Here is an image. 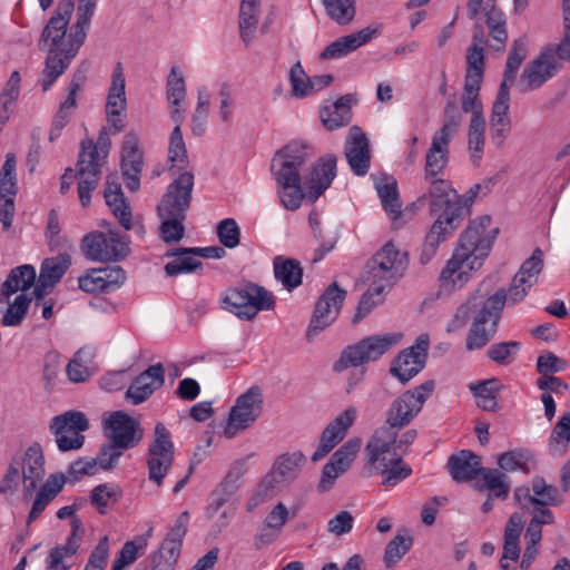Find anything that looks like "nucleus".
<instances>
[{
  "label": "nucleus",
  "instance_id": "1",
  "mask_svg": "<svg viewBox=\"0 0 570 570\" xmlns=\"http://www.w3.org/2000/svg\"><path fill=\"white\" fill-rule=\"evenodd\" d=\"M73 8V0H61L39 39L38 46L40 50L47 51L45 68L39 78V83L43 91L49 90L68 69L85 43L90 23L82 21L79 16H77V21L72 26L71 32L67 36V27Z\"/></svg>",
  "mask_w": 570,
  "mask_h": 570
},
{
  "label": "nucleus",
  "instance_id": "2",
  "mask_svg": "<svg viewBox=\"0 0 570 570\" xmlns=\"http://www.w3.org/2000/svg\"><path fill=\"white\" fill-rule=\"evenodd\" d=\"M489 225L490 217L484 216L460 235L452 257L440 274L442 287L460 288L470 279L471 272L481 268L492 247V239L484 235Z\"/></svg>",
  "mask_w": 570,
  "mask_h": 570
},
{
  "label": "nucleus",
  "instance_id": "3",
  "mask_svg": "<svg viewBox=\"0 0 570 570\" xmlns=\"http://www.w3.org/2000/svg\"><path fill=\"white\" fill-rule=\"evenodd\" d=\"M504 305L503 292H497L481 302L473 295L456 308L446 331H459L471 318L472 323L465 337V348L468 351L481 350L497 334Z\"/></svg>",
  "mask_w": 570,
  "mask_h": 570
},
{
  "label": "nucleus",
  "instance_id": "4",
  "mask_svg": "<svg viewBox=\"0 0 570 570\" xmlns=\"http://www.w3.org/2000/svg\"><path fill=\"white\" fill-rule=\"evenodd\" d=\"M314 156L307 144L293 140L276 151L271 170L277 183L281 203L286 209H297L305 197L299 174L301 167Z\"/></svg>",
  "mask_w": 570,
  "mask_h": 570
},
{
  "label": "nucleus",
  "instance_id": "5",
  "mask_svg": "<svg viewBox=\"0 0 570 570\" xmlns=\"http://www.w3.org/2000/svg\"><path fill=\"white\" fill-rule=\"evenodd\" d=\"M220 306L242 320L252 321L259 311L274 308L275 296L263 286L246 283L227 288L220 298Z\"/></svg>",
  "mask_w": 570,
  "mask_h": 570
},
{
  "label": "nucleus",
  "instance_id": "6",
  "mask_svg": "<svg viewBox=\"0 0 570 570\" xmlns=\"http://www.w3.org/2000/svg\"><path fill=\"white\" fill-rule=\"evenodd\" d=\"M407 264V253L387 242L365 264L364 281L390 289L403 276Z\"/></svg>",
  "mask_w": 570,
  "mask_h": 570
},
{
  "label": "nucleus",
  "instance_id": "7",
  "mask_svg": "<svg viewBox=\"0 0 570 570\" xmlns=\"http://www.w3.org/2000/svg\"><path fill=\"white\" fill-rule=\"evenodd\" d=\"M402 340L401 333H385L367 336L353 345H348L333 364V371L342 372L374 362L396 346Z\"/></svg>",
  "mask_w": 570,
  "mask_h": 570
},
{
  "label": "nucleus",
  "instance_id": "8",
  "mask_svg": "<svg viewBox=\"0 0 570 570\" xmlns=\"http://www.w3.org/2000/svg\"><path fill=\"white\" fill-rule=\"evenodd\" d=\"M430 186L417 199L419 204L428 200L431 215L445 219V223H461L468 215L463 199L449 180L441 178L425 179Z\"/></svg>",
  "mask_w": 570,
  "mask_h": 570
},
{
  "label": "nucleus",
  "instance_id": "9",
  "mask_svg": "<svg viewBox=\"0 0 570 570\" xmlns=\"http://www.w3.org/2000/svg\"><path fill=\"white\" fill-rule=\"evenodd\" d=\"M106 163L105 155L95 148L92 139L81 141L75 177L78 178V195L82 207L90 205L91 191L97 188Z\"/></svg>",
  "mask_w": 570,
  "mask_h": 570
},
{
  "label": "nucleus",
  "instance_id": "10",
  "mask_svg": "<svg viewBox=\"0 0 570 570\" xmlns=\"http://www.w3.org/2000/svg\"><path fill=\"white\" fill-rule=\"evenodd\" d=\"M434 386V381H426L413 390L402 393L391 403L386 412V425L382 428H392L393 431H396L410 424L422 410Z\"/></svg>",
  "mask_w": 570,
  "mask_h": 570
},
{
  "label": "nucleus",
  "instance_id": "11",
  "mask_svg": "<svg viewBox=\"0 0 570 570\" xmlns=\"http://www.w3.org/2000/svg\"><path fill=\"white\" fill-rule=\"evenodd\" d=\"M89 429V421L82 412L68 411L51 419L49 431L55 436L59 451H76L85 443V431Z\"/></svg>",
  "mask_w": 570,
  "mask_h": 570
},
{
  "label": "nucleus",
  "instance_id": "12",
  "mask_svg": "<svg viewBox=\"0 0 570 570\" xmlns=\"http://www.w3.org/2000/svg\"><path fill=\"white\" fill-rule=\"evenodd\" d=\"M263 404L262 389L256 385L239 395L229 411L224 435L233 439L238 431L250 426L261 416Z\"/></svg>",
  "mask_w": 570,
  "mask_h": 570
},
{
  "label": "nucleus",
  "instance_id": "13",
  "mask_svg": "<svg viewBox=\"0 0 570 570\" xmlns=\"http://www.w3.org/2000/svg\"><path fill=\"white\" fill-rule=\"evenodd\" d=\"M175 446L171 435L164 423L155 426L154 441L148 449L147 466L148 478L157 485L163 483L174 461Z\"/></svg>",
  "mask_w": 570,
  "mask_h": 570
},
{
  "label": "nucleus",
  "instance_id": "14",
  "mask_svg": "<svg viewBox=\"0 0 570 570\" xmlns=\"http://www.w3.org/2000/svg\"><path fill=\"white\" fill-rule=\"evenodd\" d=\"M194 175L183 171L167 187L161 200L157 205L159 218H186L191 202Z\"/></svg>",
  "mask_w": 570,
  "mask_h": 570
},
{
  "label": "nucleus",
  "instance_id": "15",
  "mask_svg": "<svg viewBox=\"0 0 570 570\" xmlns=\"http://www.w3.org/2000/svg\"><path fill=\"white\" fill-rule=\"evenodd\" d=\"M346 297V291L336 282L331 284L318 297L306 332L307 341L328 327L338 316Z\"/></svg>",
  "mask_w": 570,
  "mask_h": 570
},
{
  "label": "nucleus",
  "instance_id": "16",
  "mask_svg": "<svg viewBox=\"0 0 570 570\" xmlns=\"http://www.w3.org/2000/svg\"><path fill=\"white\" fill-rule=\"evenodd\" d=\"M480 13L485 17L489 47L503 51L508 41L507 20L503 12L497 8L495 0H469V18L475 20Z\"/></svg>",
  "mask_w": 570,
  "mask_h": 570
},
{
  "label": "nucleus",
  "instance_id": "17",
  "mask_svg": "<svg viewBox=\"0 0 570 570\" xmlns=\"http://www.w3.org/2000/svg\"><path fill=\"white\" fill-rule=\"evenodd\" d=\"M81 250L90 261L117 262L129 252L128 245L114 233L91 232L81 242Z\"/></svg>",
  "mask_w": 570,
  "mask_h": 570
},
{
  "label": "nucleus",
  "instance_id": "18",
  "mask_svg": "<svg viewBox=\"0 0 570 570\" xmlns=\"http://www.w3.org/2000/svg\"><path fill=\"white\" fill-rule=\"evenodd\" d=\"M365 451L367 463L376 471L401 462L402 455L396 452V431L392 428H379L368 440Z\"/></svg>",
  "mask_w": 570,
  "mask_h": 570
},
{
  "label": "nucleus",
  "instance_id": "19",
  "mask_svg": "<svg viewBox=\"0 0 570 570\" xmlns=\"http://www.w3.org/2000/svg\"><path fill=\"white\" fill-rule=\"evenodd\" d=\"M106 438L126 450L137 446L144 438L140 422L122 411L114 412L106 421Z\"/></svg>",
  "mask_w": 570,
  "mask_h": 570
},
{
  "label": "nucleus",
  "instance_id": "20",
  "mask_svg": "<svg viewBox=\"0 0 570 570\" xmlns=\"http://www.w3.org/2000/svg\"><path fill=\"white\" fill-rule=\"evenodd\" d=\"M189 522L188 511H184L176 520L161 542L159 550L153 556V563L174 570L179 558L183 540Z\"/></svg>",
  "mask_w": 570,
  "mask_h": 570
},
{
  "label": "nucleus",
  "instance_id": "21",
  "mask_svg": "<svg viewBox=\"0 0 570 570\" xmlns=\"http://www.w3.org/2000/svg\"><path fill=\"white\" fill-rule=\"evenodd\" d=\"M142 151L139 148V138L136 132L125 135L121 147V171L126 187L137 191L140 187V174L142 170Z\"/></svg>",
  "mask_w": 570,
  "mask_h": 570
},
{
  "label": "nucleus",
  "instance_id": "22",
  "mask_svg": "<svg viewBox=\"0 0 570 570\" xmlns=\"http://www.w3.org/2000/svg\"><path fill=\"white\" fill-rule=\"evenodd\" d=\"M344 153L351 170L357 176L367 174L371 164L370 142L358 126H352L345 141Z\"/></svg>",
  "mask_w": 570,
  "mask_h": 570
},
{
  "label": "nucleus",
  "instance_id": "23",
  "mask_svg": "<svg viewBox=\"0 0 570 570\" xmlns=\"http://www.w3.org/2000/svg\"><path fill=\"white\" fill-rule=\"evenodd\" d=\"M165 383V368L161 363L150 365L141 372L126 391V400L138 405L148 400L151 394Z\"/></svg>",
  "mask_w": 570,
  "mask_h": 570
},
{
  "label": "nucleus",
  "instance_id": "24",
  "mask_svg": "<svg viewBox=\"0 0 570 570\" xmlns=\"http://www.w3.org/2000/svg\"><path fill=\"white\" fill-rule=\"evenodd\" d=\"M561 67L552 47H548L524 68L521 77L528 89L534 90L552 78Z\"/></svg>",
  "mask_w": 570,
  "mask_h": 570
},
{
  "label": "nucleus",
  "instance_id": "25",
  "mask_svg": "<svg viewBox=\"0 0 570 570\" xmlns=\"http://www.w3.org/2000/svg\"><path fill=\"white\" fill-rule=\"evenodd\" d=\"M336 157L328 155L321 158L305 176L306 196L315 202L330 186L336 176Z\"/></svg>",
  "mask_w": 570,
  "mask_h": 570
},
{
  "label": "nucleus",
  "instance_id": "26",
  "mask_svg": "<svg viewBox=\"0 0 570 570\" xmlns=\"http://www.w3.org/2000/svg\"><path fill=\"white\" fill-rule=\"evenodd\" d=\"M23 495H31L46 475L45 455L40 443H32L24 452L21 462Z\"/></svg>",
  "mask_w": 570,
  "mask_h": 570
},
{
  "label": "nucleus",
  "instance_id": "27",
  "mask_svg": "<svg viewBox=\"0 0 570 570\" xmlns=\"http://www.w3.org/2000/svg\"><path fill=\"white\" fill-rule=\"evenodd\" d=\"M70 525L71 532L68 535L66 543L57 546L49 551L47 568L50 570L70 569L71 563H68L67 561L72 558L80 548L85 532L82 522L79 518H73Z\"/></svg>",
  "mask_w": 570,
  "mask_h": 570
},
{
  "label": "nucleus",
  "instance_id": "28",
  "mask_svg": "<svg viewBox=\"0 0 570 570\" xmlns=\"http://www.w3.org/2000/svg\"><path fill=\"white\" fill-rule=\"evenodd\" d=\"M246 471L247 465L245 460H238L230 465L223 481L210 494L209 511L217 512L236 494Z\"/></svg>",
  "mask_w": 570,
  "mask_h": 570
},
{
  "label": "nucleus",
  "instance_id": "29",
  "mask_svg": "<svg viewBox=\"0 0 570 570\" xmlns=\"http://www.w3.org/2000/svg\"><path fill=\"white\" fill-rule=\"evenodd\" d=\"M379 32L377 28L366 27L357 32L341 37L331 42L320 55L321 59H337L347 56L370 42Z\"/></svg>",
  "mask_w": 570,
  "mask_h": 570
},
{
  "label": "nucleus",
  "instance_id": "30",
  "mask_svg": "<svg viewBox=\"0 0 570 570\" xmlns=\"http://www.w3.org/2000/svg\"><path fill=\"white\" fill-rule=\"evenodd\" d=\"M104 197L120 225L129 230L132 227V214L129 204L124 197L121 185L117 177L109 175L106 180Z\"/></svg>",
  "mask_w": 570,
  "mask_h": 570
},
{
  "label": "nucleus",
  "instance_id": "31",
  "mask_svg": "<svg viewBox=\"0 0 570 570\" xmlns=\"http://www.w3.org/2000/svg\"><path fill=\"white\" fill-rule=\"evenodd\" d=\"M448 469L456 482L471 481L484 470L480 456L468 450L452 454L448 460Z\"/></svg>",
  "mask_w": 570,
  "mask_h": 570
},
{
  "label": "nucleus",
  "instance_id": "32",
  "mask_svg": "<svg viewBox=\"0 0 570 570\" xmlns=\"http://www.w3.org/2000/svg\"><path fill=\"white\" fill-rule=\"evenodd\" d=\"M473 43L466 50L465 80L482 82L484 76V53L482 45L485 43V35L481 24H475L472 37Z\"/></svg>",
  "mask_w": 570,
  "mask_h": 570
},
{
  "label": "nucleus",
  "instance_id": "33",
  "mask_svg": "<svg viewBox=\"0 0 570 570\" xmlns=\"http://www.w3.org/2000/svg\"><path fill=\"white\" fill-rule=\"evenodd\" d=\"M65 483L66 476L62 473L49 475L35 498L32 508L27 519L28 524L32 523L40 517L47 505L61 492Z\"/></svg>",
  "mask_w": 570,
  "mask_h": 570
},
{
  "label": "nucleus",
  "instance_id": "34",
  "mask_svg": "<svg viewBox=\"0 0 570 570\" xmlns=\"http://www.w3.org/2000/svg\"><path fill=\"white\" fill-rule=\"evenodd\" d=\"M354 100L353 95H344L331 106L323 107L320 117L324 127L328 130H335L348 125L352 118L351 106Z\"/></svg>",
  "mask_w": 570,
  "mask_h": 570
},
{
  "label": "nucleus",
  "instance_id": "35",
  "mask_svg": "<svg viewBox=\"0 0 570 570\" xmlns=\"http://www.w3.org/2000/svg\"><path fill=\"white\" fill-rule=\"evenodd\" d=\"M125 88L126 79L124 75L122 65L120 62H117L112 71L111 83L108 90L105 107L106 114L119 116L125 112L127 108Z\"/></svg>",
  "mask_w": 570,
  "mask_h": 570
},
{
  "label": "nucleus",
  "instance_id": "36",
  "mask_svg": "<svg viewBox=\"0 0 570 570\" xmlns=\"http://www.w3.org/2000/svg\"><path fill=\"white\" fill-rule=\"evenodd\" d=\"M36 281V269L31 265H21L11 269L0 288V301H7L18 291L29 289Z\"/></svg>",
  "mask_w": 570,
  "mask_h": 570
},
{
  "label": "nucleus",
  "instance_id": "37",
  "mask_svg": "<svg viewBox=\"0 0 570 570\" xmlns=\"http://www.w3.org/2000/svg\"><path fill=\"white\" fill-rule=\"evenodd\" d=\"M450 142H442L440 139L432 137L431 145L426 151L424 178L433 179L443 173L449 163Z\"/></svg>",
  "mask_w": 570,
  "mask_h": 570
},
{
  "label": "nucleus",
  "instance_id": "38",
  "mask_svg": "<svg viewBox=\"0 0 570 570\" xmlns=\"http://www.w3.org/2000/svg\"><path fill=\"white\" fill-rule=\"evenodd\" d=\"M274 276L284 288L292 291L302 284L303 268L294 258L276 256L273 261Z\"/></svg>",
  "mask_w": 570,
  "mask_h": 570
},
{
  "label": "nucleus",
  "instance_id": "39",
  "mask_svg": "<svg viewBox=\"0 0 570 570\" xmlns=\"http://www.w3.org/2000/svg\"><path fill=\"white\" fill-rule=\"evenodd\" d=\"M424 366L423 355L414 356L413 350H403L394 358L390 373L404 384L419 374Z\"/></svg>",
  "mask_w": 570,
  "mask_h": 570
},
{
  "label": "nucleus",
  "instance_id": "40",
  "mask_svg": "<svg viewBox=\"0 0 570 570\" xmlns=\"http://www.w3.org/2000/svg\"><path fill=\"white\" fill-rule=\"evenodd\" d=\"M475 488L481 492L488 490L489 497L499 500H505L510 492L508 476L498 469H484Z\"/></svg>",
  "mask_w": 570,
  "mask_h": 570
},
{
  "label": "nucleus",
  "instance_id": "41",
  "mask_svg": "<svg viewBox=\"0 0 570 570\" xmlns=\"http://www.w3.org/2000/svg\"><path fill=\"white\" fill-rule=\"evenodd\" d=\"M95 358V351L90 347L79 348L69 361L66 372L73 383L85 382L91 375L90 366Z\"/></svg>",
  "mask_w": 570,
  "mask_h": 570
},
{
  "label": "nucleus",
  "instance_id": "42",
  "mask_svg": "<svg viewBox=\"0 0 570 570\" xmlns=\"http://www.w3.org/2000/svg\"><path fill=\"white\" fill-rule=\"evenodd\" d=\"M534 507H558L563 503V498L557 487L548 484L542 476H534L531 481Z\"/></svg>",
  "mask_w": 570,
  "mask_h": 570
},
{
  "label": "nucleus",
  "instance_id": "43",
  "mask_svg": "<svg viewBox=\"0 0 570 570\" xmlns=\"http://www.w3.org/2000/svg\"><path fill=\"white\" fill-rule=\"evenodd\" d=\"M523 529V520L520 514L510 515L504 529L503 559L517 561L520 556L519 538Z\"/></svg>",
  "mask_w": 570,
  "mask_h": 570
},
{
  "label": "nucleus",
  "instance_id": "44",
  "mask_svg": "<svg viewBox=\"0 0 570 570\" xmlns=\"http://www.w3.org/2000/svg\"><path fill=\"white\" fill-rule=\"evenodd\" d=\"M285 487H287L286 483L274 471L271 470L262 479L256 489V492L248 501L247 510L252 511L262 502L271 500Z\"/></svg>",
  "mask_w": 570,
  "mask_h": 570
},
{
  "label": "nucleus",
  "instance_id": "45",
  "mask_svg": "<svg viewBox=\"0 0 570 570\" xmlns=\"http://www.w3.org/2000/svg\"><path fill=\"white\" fill-rule=\"evenodd\" d=\"M463 117L454 100H449L443 110V121L440 130L433 134L432 137L440 139L443 144L451 142L456 135Z\"/></svg>",
  "mask_w": 570,
  "mask_h": 570
},
{
  "label": "nucleus",
  "instance_id": "46",
  "mask_svg": "<svg viewBox=\"0 0 570 570\" xmlns=\"http://www.w3.org/2000/svg\"><path fill=\"white\" fill-rule=\"evenodd\" d=\"M71 264L68 254H59L55 257L46 258L40 268L39 281L42 284L56 285Z\"/></svg>",
  "mask_w": 570,
  "mask_h": 570
},
{
  "label": "nucleus",
  "instance_id": "47",
  "mask_svg": "<svg viewBox=\"0 0 570 570\" xmlns=\"http://www.w3.org/2000/svg\"><path fill=\"white\" fill-rule=\"evenodd\" d=\"M376 189L384 210L396 225L397 220L402 217V204L400 202L396 181L392 179L379 184Z\"/></svg>",
  "mask_w": 570,
  "mask_h": 570
},
{
  "label": "nucleus",
  "instance_id": "48",
  "mask_svg": "<svg viewBox=\"0 0 570 570\" xmlns=\"http://www.w3.org/2000/svg\"><path fill=\"white\" fill-rule=\"evenodd\" d=\"M303 461L304 454L299 451L291 454H283L277 458L272 471H274L286 483V485H288L297 478Z\"/></svg>",
  "mask_w": 570,
  "mask_h": 570
},
{
  "label": "nucleus",
  "instance_id": "49",
  "mask_svg": "<svg viewBox=\"0 0 570 570\" xmlns=\"http://www.w3.org/2000/svg\"><path fill=\"white\" fill-rule=\"evenodd\" d=\"M480 81L464 79L463 95L461 98L462 112H471V119H484L483 105L480 99Z\"/></svg>",
  "mask_w": 570,
  "mask_h": 570
},
{
  "label": "nucleus",
  "instance_id": "50",
  "mask_svg": "<svg viewBox=\"0 0 570 570\" xmlns=\"http://www.w3.org/2000/svg\"><path fill=\"white\" fill-rule=\"evenodd\" d=\"M368 284V289L362 295L357 307L356 313L354 314L352 322L354 324L362 321L366 315H368L372 309L382 304L384 301V293L387 288L382 285L374 284L372 282H366Z\"/></svg>",
  "mask_w": 570,
  "mask_h": 570
},
{
  "label": "nucleus",
  "instance_id": "51",
  "mask_svg": "<svg viewBox=\"0 0 570 570\" xmlns=\"http://www.w3.org/2000/svg\"><path fill=\"white\" fill-rule=\"evenodd\" d=\"M527 57V40L521 37L513 41L508 55L503 80L501 83L513 86L517 71Z\"/></svg>",
  "mask_w": 570,
  "mask_h": 570
},
{
  "label": "nucleus",
  "instance_id": "52",
  "mask_svg": "<svg viewBox=\"0 0 570 570\" xmlns=\"http://www.w3.org/2000/svg\"><path fill=\"white\" fill-rule=\"evenodd\" d=\"M120 498L121 490L114 483L99 484L90 492V502L100 514H106L108 507L118 502Z\"/></svg>",
  "mask_w": 570,
  "mask_h": 570
},
{
  "label": "nucleus",
  "instance_id": "53",
  "mask_svg": "<svg viewBox=\"0 0 570 570\" xmlns=\"http://www.w3.org/2000/svg\"><path fill=\"white\" fill-rule=\"evenodd\" d=\"M412 544L413 538L407 533V531H399L385 548V566L387 568L394 567L409 552Z\"/></svg>",
  "mask_w": 570,
  "mask_h": 570
},
{
  "label": "nucleus",
  "instance_id": "54",
  "mask_svg": "<svg viewBox=\"0 0 570 570\" xmlns=\"http://www.w3.org/2000/svg\"><path fill=\"white\" fill-rule=\"evenodd\" d=\"M485 119H470L468 129V146L471 154V160L474 166H479L482 159L485 144Z\"/></svg>",
  "mask_w": 570,
  "mask_h": 570
},
{
  "label": "nucleus",
  "instance_id": "55",
  "mask_svg": "<svg viewBox=\"0 0 570 570\" xmlns=\"http://www.w3.org/2000/svg\"><path fill=\"white\" fill-rule=\"evenodd\" d=\"M258 7L254 4L242 3L239 9V33L246 47L250 45L255 37L258 24Z\"/></svg>",
  "mask_w": 570,
  "mask_h": 570
},
{
  "label": "nucleus",
  "instance_id": "56",
  "mask_svg": "<svg viewBox=\"0 0 570 570\" xmlns=\"http://www.w3.org/2000/svg\"><path fill=\"white\" fill-rule=\"evenodd\" d=\"M531 460L532 455L529 451L523 449H514L500 454L498 456L497 463L500 469L508 472L521 470L524 473H529V462Z\"/></svg>",
  "mask_w": 570,
  "mask_h": 570
},
{
  "label": "nucleus",
  "instance_id": "57",
  "mask_svg": "<svg viewBox=\"0 0 570 570\" xmlns=\"http://www.w3.org/2000/svg\"><path fill=\"white\" fill-rule=\"evenodd\" d=\"M327 16L338 24H347L355 17V0H323Z\"/></svg>",
  "mask_w": 570,
  "mask_h": 570
},
{
  "label": "nucleus",
  "instance_id": "58",
  "mask_svg": "<svg viewBox=\"0 0 570 570\" xmlns=\"http://www.w3.org/2000/svg\"><path fill=\"white\" fill-rule=\"evenodd\" d=\"M17 160L14 154H7L0 170V197H14L18 191L16 178Z\"/></svg>",
  "mask_w": 570,
  "mask_h": 570
},
{
  "label": "nucleus",
  "instance_id": "59",
  "mask_svg": "<svg viewBox=\"0 0 570 570\" xmlns=\"http://www.w3.org/2000/svg\"><path fill=\"white\" fill-rule=\"evenodd\" d=\"M520 348H521L520 342H517V341L500 342V343L492 344L489 347L487 355L491 361H493L494 363H497L499 365H509L515 360Z\"/></svg>",
  "mask_w": 570,
  "mask_h": 570
},
{
  "label": "nucleus",
  "instance_id": "60",
  "mask_svg": "<svg viewBox=\"0 0 570 570\" xmlns=\"http://www.w3.org/2000/svg\"><path fill=\"white\" fill-rule=\"evenodd\" d=\"M360 448L361 441L358 439H351L334 452L327 463L333 464V468L344 473L350 468Z\"/></svg>",
  "mask_w": 570,
  "mask_h": 570
},
{
  "label": "nucleus",
  "instance_id": "61",
  "mask_svg": "<svg viewBox=\"0 0 570 570\" xmlns=\"http://www.w3.org/2000/svg\"><path fill=\"white\" fill-rule=\"evenodd\" d=\"M151 534L153 528H149L145 534L137 537L135 540L127 541L118 552L116 559L126 567L134 563L137 560L138 551L147 548Z\"/></svg>",
  "mask_w": 570,
  "mask_h": 570
},
{
  "label": "nucleus",
  "instance_id": "62",
  "mask_svg": "<svg viewBox=\"0 0 570 570\" xmlns=\"http://www.w3.org/2000/svg\"><path fill=\"white\" fill-rule=\"evenodd\" d=\"M31 303V298L26 294L18 295L14 301L8 306L3 317L2 325L4 326H17L19 325Z\"/></svg>",
  "mask_w": 570,
  "mask_h": 570
},
{
  "label": "nucleus",
  "instance_id": "63",
  "mask_svg": "<svg viewBox=\"0 0 570 570\" xmlns=\"http://www.w3.org/2000/svg\"><path fill=\"white\" fill-rule=\"evenodd\" d=\"M167 99L170 106H179L186 97V86L183 75L173 67L167 78Z\"/></svg>",
  "mask_w": 570,
  "mask_h": 570
},
{
  "label": "nucleus",
  "instance_id": "64",
  "mask_svg": "<svg viewBox=\"0 0 570 570\" xmlns=\"http://www.w3.org/2000/svg\"><path fill=\"white\" fill-rule=\"evenodd\" d=\"M125 451V448H119L115 442H111V440H107V443L100 446L95 460L98 462L101 470L109 471L117 466Z\"/></svg>",
  "mask_w": 570,
  "mask_h": 570
}]
</instances>
